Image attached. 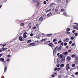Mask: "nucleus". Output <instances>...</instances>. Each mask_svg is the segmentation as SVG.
<instances>
[{"mask_svg":"<svg viewBox=\"0 0 78 78\" xmlns=\"http://www.w3.org/2000/svg\"><path fill=\"white\" fill-rule=\"evenodd\" d=\"M35 44H36L35 43H32L29 44V46H30L31 45H32V46H34L36 45Z\"/></svg>","mask_w":78,"mask_h":78,"instance_id":"39448f33","label":"nucleus"},{"mask_svg":"<svg viewBox=\"0 0 78 78\" xmlns=\"http://www.w3.org/2000/svg\"><path fill=\"white\" fill-rule=\"evenodd\" d=\"M75 43H73L72 44V46H75Z\"/></svg>","mask_w":78,"mask_h":78,"instance_id":"72a5a7b5","label":"nucleus"},{"mask_svg":"<svg viewBox=\"0 0 78 78\" xmlns=\"http://www.w3.org/2000/svg\"><path fill=\"white\" fill-rule=\"evenodd\" d=\"M60 69H61V68H58V69H57V70L58 71V70H60Z\"/></svg>","mask_w":78,"mask_h":78,"instance_id":"5fc2aeb1","label":"nucleus"},{"mask_svg":"<svg viewBox=\"0 0 78 78\" xmlns=\"http://www.w3.org/2000/svg\"><path fill=\"white\" fill-rule=\"evenodd\" d=\"M71 39L72 40H73V39H74V37H72L71 38Z\"/></svg>","mask_w":78,"mask_h":78,"instance_id":"c9c22d12","label":"nucleus"},{"mask_svg":"<svg viewBox=\"0 0 78 78\" xmlns=\"http://www.w3.org/2000/svg\"><path fill=\"white\" fill-rule=\"evenodd\" d=\"M50 42H51L50 41H48L47 44H48V43H50Z\"/></svg>","mask_w":78,"mask_h":78,"instance_id":"13d9d810","label":"nucleus"},{"mask_svg":"<svg viewBox=\"0 0 78 78\" xmlns=\"http://www.w3.org/2000/svg\"><path fill=\"white\" fill-rule=\"evenodd\" d=\"M66 34H70V32H66Z\"/></svg>","mask_w":78,"mask_h":78,"instance_id":"8fccbe9b","label":"nucleus"},{"mask_svg":"<svg viewBox=\"0 0 78 78\" xmlns=\"http://www.w3.org/2000/svg\"><path fill=\"white\" fill-rule=\"evenodd\" d=\"M76 65L75 64H73L72 65V67H75Z\"/></svg>","mask_w":78,"mask_h":78,"instance_id":"5701e85b","label":"nucleus"},{"mask_svg":"<svg viewBox=\"0 0 78 78\" xmlns=\"http://www.w3.org/2000/svg\"><path fill=\"white\" fill-rule=\"evenodd\" d=\"M72 43V41H70L69 42V44H71Z\"/></svg>","mask_w":78,"mask_h":78,"instance_id":"603ef678","label":"nucleus"},{"mask_svg":"<svg viewBox=\"0 0 78 78\" xmlns=\"http://www.w3.org/2000/svg\"><path fill=\"white\" fill-rule=\"evenodd\" d=\"M67 58L68 59V61H69L71 59V58L69 56L67 57Z\"/></svg>","mask_w":78,"mask_h":78,"instance_id":"f8f14e48","label":"nucleus"},{"mask_svg":"<svg viewBox=\"0 0 78 78\" xmlns=\"http://www.w3.org/2000/svg\"><path fill=\"white\" fill-rule=\"evenodd\" d=\"M7 56L8 57H11V55H8Z\"/></svg>","mask_w":78,"mask_h":78,"instance_id":"680f3d73","label":"nucleus"},{"mask_svg":"<svg viewBox=\"0 0 78 78\" xmlns=\"http://www.w3.org/2000/svg\"><path fill=\"white\" fill-rule=\"evenodd\" d=\"M55 4L53 3H51L49 5V7H51L53 5H54Z\"/></svg>","mask_w":78,"mask_h":78,"instance_id":"ddd939ff","label":"nucleus"},{"mask_svg":"<svg viewBox=\"0 0 78 78\" xmlns=\"http://www.w3.org/2000/svg\"><path fill=\"white\" fill-rule=\"evenodd\" d=\"M52 77H55V75L54 74H53L52 76H51Z\"/></svg>","mask_w":78,"mask_h":78,"instance_id":"37998d69","label":"nucleus"},{"mask_svg":"<svg viewBox=\"0 0 78 78\" xmlns=\"http://www.w3.org/2000/svg\"><path fill=\"white\" fill-rule=\"evenodd\" d=\"M36 27L34 26L33 27L32 29L33 30H34V29H36Z\"/></svg>","mask_w":78,"mask_h":78,"instance_id":"58836bf2","label":"nucleus"},{"mask_svg":"<svg viewBox=\"0 0 78 78\" xmlns=\"http://www.w3.org/2000/svg\"><path fill=\"white\" fill-rule=\"evenodd\" d=\"M67 32H69V31H70V29L69 28H68L67 29Z\"/></svg>","mask_w":78,"mask_h":78,"instance_id":"4be33fe9","label":"nucleus"},{"mask_svg":"<svg viewBox=\"0 0 78 78\" xmlns=\"http://www.w3.org/2000/svg\"><path fill=\"white\" fill-rule=\"evenodd\" d=\"M7 70V67L6 66H5L4 67V72H6V71Z\"/></svg>","mask_w":78,"mask_h":78,"instance_id":"9d476101","label":"nucleus"},{"mask_svg":"<svg viewBox=\"0 0 78 78\" xmlns=\"http://www.w3.org/2000/svg\"><path fill=\"white\" fill-rule=\"evenodd\" d=\"M63 15H64V16H66V15H67V14L66 13V12H65L63 13Z\"/></svg>","mask_w":78,"mask_h":78,"instance_id":"a19ab883","label":"nucleus"},{"mask_svg":"<svg viewBox=\"0 0 78 78\" xmlns=\"http://www.w3.org/2000/svg\"><path fill=\"white\" fill-rule=\"evenodd\" d=\"M58 48V47L56 46L54 48V50H53V54H56V49H57Z\"/></svg>","mask_w":78,"mask_h":78,"instance_id":"20e7f679","label":"nucleus"},{"mask_svg":"<svg viewBox=\"0 0 78 78\" xmlns=\"http://www.w3.org/2000/svg\"><path fill=\"white\" fill-rule=\"evenodd\" d=\"M59 55H60V53H58L57 54V56H59Z\"/></svg>","mask_w":78,"mask_h":78,"instance_id":"052dcab7","label":"nucleus"},{"mask_svg":"<svg viewBox=\"0 0 78 78\" xmlns=\"http://www.w3.org/2000/svg\"><path fill=\"white\" fill-rule=\"evenodd\" d=\"M3 55V54H0V57H1V56H2Z\"/></svg>","mask_w":78,"mask_h":78,"instance_id":"49530a36","label":"nucleus"},{"mask_svg":"<svg viewBox=\"0 0 78 78\" xmlns=\"http://www.w3.org/2000/svg\"><path fill=\"white\" fill-rule=\"evenodd\" d=\"M60 57L61 58H62L63 57V56L62 54H60Z\"/></svg>","mask_w":78,"mask_h":78,"instance_id":"c85d7f7f","label":"nucleus"},{"mask_svg":"<svg viewBox=\"0 0 78 78\" xmlns=\"http://www.w3.org/2000/svg\"><path fill=\"white\" fill-rule=\"evenodd\" d=\"M57 68H55V69H54V70L55 71H56V70H57Z\"/></svg>","mask_w":78,"mask_h":78,"instance_id":"4d7b16f0","label":"nucleus"},{"mask_svg":"<svg viewBox=\"0 0 78 78\" xmlns=\"http://www.w3.org/2000/svg\"><path fill=\"white\" fill-rule=\"evenodd\" d=\"M69 64H67L66 65V70H67V71H68V70L69 69H70V67H69Z\"/></svg>","mask_w":78,"mask_h":78,"instance_id":"7ed1b4c3","label":"nucleus"},{"mask_svg":"<svg viewBox=\"0 0 78 78\" xmlns=\"http://www.w3.org/2000/svg\"><path fill=\"white\" fill-rule=\"evenodd\" d=\"M44 5H46L47 4V2L45 1H44Z\"/></svg>","mask_w":78,"mask_h":78,"instance_id":"4c0bfd02","label":"nucleus"},{"mask_svg":"<svg viewBox=\"0 0 78 78\" xmlns=\"http://www.w3.org/2000/svg\"><path fill=\"white\" fill-rule=\"evenodd\" d=\"M66 48H69V46H67L66 47Z\"/></svg>","mask_w":78,"mask_h":78,"instance_id":"e2e57ef3","label":"nucleus"},{"mask_svg":"<svg viewBox=\"0 0 78 78\" xmlns=\"http://www.w3.org/2000/svg\"><path fill=\"white\" fill-rule=\"evenodd\" d=\"M51 11V9H45V11L46 12H50Z\"/></svg>","mask_w":78,"mask_h":78,"instance_id":"6e6552de","label":"nucleus"},{"mask_svg":"<svg viewBox=\"0 0 78 78\" xmlns=\"http://www.w3.org/2000/svg\"><path fill=\"white\" fill-rule=\"evenodd\" d=\"M74 29H76V26H74L73 27Z\"/></svg>","mask_w":78,"mask_h":78,"instance_id":"7c9ffc66","label":"nucleus"},{"mask_svg":"<svg viewBox=\"0 0 78 78\" xmlns=\"http://www.w3.org/2000/svg\"><path fill=\"white\" fill-rule=\"evenodd\" d=\"M62 73V71H61L60 72V73Z\"/></svg>","mask_w":78,"mask_h":78,"instance_id":"0e129e2a","label":"nucleus"},{"mask_svg":"<svg viewBox=\"0 0 78 78\" xmlns=\"http://www.w3.org/2000/svg\"><path fill=\"white\" fill-rule=\"evenodd\" d=\"M66 3H68L69 2V0H66Z\"/></svg>","mask_w":78,"mask_h":78,"instance_id":"774afa93","label":"nucleus"},{"mask_svg":"<svg viewBox=\"0 0 78 78\" xmlns=\"http://www.w3.org/2000/svg\"><path fill=\"white\" fill-rule=\"evenodd\" d=\"M53 44L52 43H49L48 44V45L49 47H53Z\"/></svg>","mask_w":78,"mask_h":78,"instance_id":"9b49d317","label":"nucleus"},{"mask_svg":"<svg viewBox=\"0 0 78 78\" xmlns=\"http://www.w3.org/2000/svg\"><path fill=\"white\" fill-rule=\"evenodd\" d=\"M7 49V48H2V51H5V50Z\"/></svg>","mask_w":78,"mask_h":78,"instance_id":"f3484780","label":"nucleus"},{"mask_svg":"<svg viewBox=\"0 0 78 78\" xmlns=\"http://www.w3.org/2000/svg\"><path fill=\"white\" fill-rule=\"evenodd\" d=\"M37 0H33V3H36V2H37Z\"/></svg>","mask_w":78,"mask_h":78,"instance_id":"cd10ccee","label":"nucleus"},{"mask_svg":"<svg viewBox=\"0 0 78 78\" xmlns=\"http://www.w3.org/2000/svg\"><path fill=\"white\" fill-rule=\"evenodd\" d=\"M75 74L76 75H78V72H76L75 73Z\"/></svg>","mask_w":78,"mask_h":78,"instance_id":"a18cd8bd","label":"nucleus"},{"mask_svg":"<svg viewBox=\"0 0 78 78\" xmlns=\"http://www.w3.org/2000/svg\"><path fill=\"white\" fill-rule=\"evenodd\" d=\"M23 37H24V38H26V37H27V36L26 35H24L23 36Z\"/></svg>","mask_w":78,"mask_h":78,"instance_id":"bb28decb","label":"nucleus"},{"mask_svg":"<svg viewBox=\"0 0 78 78\" xmlns=\"http://www.w3.org/2000/svg\"><path fill=\"white\" fill-rule=\"evenodd\" d=\"M20 26H22V27H23V26H24V23H21L20 24Z\"/></svg>","mask_w":78,"mask_h":78,"instance_id":"a878e982","label":"nucleus"},{"mask_svg":"<svg viewBox=\"0 0 78 78\" xmlns=\"http://www.w3.org/2000/svg\"><path fill=\"white\" fill-rule=\"evenodd\" d=\"M61 11H64V9H61Z\"/></svg>","mask_w":78,"mask_h":78,"instance_id":"69168bd1","label":"nucleus"},{"mask_svg":"<svg viewBox=\"0 0 78 78\" xmlns=\"http://www.w3.org/2000/svg\"><path fill=\"white\" fill-rule=\"evenodd\" d=\"M71 57L72 58H75V55H72Z\"/></svg>","mask_w":78,"mask_h":78,"instance_id":"c756f323","label":"nucleus"},{"mask_svg":"<svg viewBox=\"0 0 78 78\" xmlns=\"http://www.w3.org/2000/svg\"><path fill=\"white\" fill-rule=\"evenodd\" d=\"M76 29L77 30H78V25L76 26Z\"/></svg>","mask_w":78,"mask_h":78,"instance_id":"864d4df0","label":"nucleus"},{"mask_svg":"<svg viewBox=\"0 0 78 78\" xmlns=\"http://www.w3.org/2000/svg\"><path fill=\"white\" fill-rule=\"evenodd\" d=\"M27 34V33L25 32L24 34Z\"/></svg>","mask_w":78,"mask_h":78,"instance_id":"338daca9","label":"nucleus"},{"mask_svg":"<svg viewBox=\"0 0 78 78\" xmlns=\"http://www.w3.org/2000/svg\"><path fill=\"white\" fill-rule=\"evenodd\" d=\"M31 42V40H29L27 41V44H29V43H30Z\"/></svg>","mask_w":78,"mask_h":78,"instance_id":"4468645a","label":"nucleus"},{"mask_svg":"<svg viewBox=\"0 0 78 78\" xmlns=\"http://www.w3.org/2000/svg\"><path fill=\"white\" fill-rule=\"evenodd\" d=\"M75 63L76 65H78V57H76L75 58Z\"/></svg>","mask_w":78,"mask_h":78,"instance_id":"f257e3e1","label":"nucleus"},{"mask_svg":"<svg viewBox=\"0 0 78 78\" xmlns=\"http://www.w3.org/2000/svg\"><path fill=\"white\" fill-rule=\"evenodd\" d=\"M64 55H67L68 53V52L67 51H66L64 52Z\"/></svg>","mask_w":78,"mask_h":78,"instance_id":"412c9836","label":"nucleus"},{"mask_svg":"<svg viewBox=\"0 0 78 78\" xmlns=\"http://www.w3.org/2000/svg\"><path fill=\"white\" fill-rule=\"evenodd\" d=\"M51 16V12L49 13V14H48L47 15V16L48 17H49V16Z\"/></svg>","mask_w":78,"mask_h":78,"instance_id":"6ab92c4d","label":"nucleus"},{"mask_svg":"<svg viewBox=\"0 0 78 78\" xmlns=\"http://www.w3.org/2000/svg\"><path fill=\"white\" fill-rule=\"evenodd\" d=\"M57 41V39H55L53 40V42H56Z\"/></svg>","mask_w":78,"mask_h":78,"instance_id":"393cba45","label":"nucleus"},{"mask_svg":"<svg viewBox=\"0 0 78 78\" xmlns=\"http://www.w3.org/2000/svg\"><path fill=\"white\" fill-rule=\"evenodd\" d=\"M1 45H2L3 47H5V45H6V44H1Z\"/></svg>","mask_w":78,"mask_h":78,"instance_id":"f704fd0d","label":"nucleus"},{"mask_svg":"<svg viewBox=\"0 0 78 78\" xmlns=\"http://www.w3.org/2000/svg\"><path fill=\"white\" fill-rule=\"evenodd\" d=\"M60 67H61V68H62V67H64V64H61L60 65Z\"/></svg>","mask_w":78,"mask_h":78,"instance_id":"2eb2a0df","label":"nucleus"},{"mask_svg":"<svg viewBox=\"0 0 78 78\" xmlns=\"http://www.w3.org/2000/svg\"><path fill=\"white\" fill-rule=\"evenodd\" d=\"M64 41H66V42H68L69 41V39L68 38H66Z\"/></svg>","mask_w":78,"mask_h":78,"instance_id":"dca6fc26","label":"nucleus"},{"mask_svg":"<svg viewBox=\"0 0 78 78\" xmlns=\"http://www.w3.org/2000/svg\"><path fill=\"white\" fill-rule=\"evenodd\" d=\"M39 1H37V2L36 4V6H37H37H39Z\"/></svg>","mask_w":78,"mask_h":78,"instance_id":"423d86ee","label":"nucleus"},{"mask_svg":"<svg viewBox=\"0 0 78 78\" xmlns=\"http://www.w3.org/2000/svg\"><path fill=\"white\" fill-rule=\"evenodd\" d=\"M67 45V43H64V45L65 46H66Z\"/></svg>","mask_w":78,"mask_h":78,"instance_id":"ea45409f","label":"nucleus"},{"mask_svg":"<svg viewBox=\"0 0 78 78\" xmlns=\"http://www.w3.org/2000/svg\"><path fill=\"white\" fill-rule=\"evenodd\" d=\"M44 20V17L42 16H41L39 19L38 20V22H42V21H43Z\"/></svg>","mask_w":78,"mask_h":78,"instance_id":"f03ea898","label":"nucleus"},{"mask_svg":"<svg viewBox=\"0 0 78 78\" xmlns=\"http://www.w3.org/2000/svg\"><path fill=\"white\" fill-rule=\"evenodd\" d=\"M62 48V46H59L58 47H57V51H59V50H61V49Z\"/></svg>","mask_w":78,"mask_h":78,"instance_id":"0eeeda50","label":"nucleus"},{"mask_svg":"<svg viewBox=\"0 0 78 78\" xmlns=\"http://www.w3.org/2000/svg\"><path fill=\"white\" fill-rule=\"evenodd\" d=\"M62 42V41L61 40H60L58 41V44H60V43Z\"/></svg>","mask_w":78,"mask_h":78,"instance_id":"2f4dec72","label":"nucleus"},{"mask_svg":"<svg viewBox=\"0 0 78 78\" xmlns=\"http://www.w3.org/2000/svg\"><path fill=\"white\" fill-rule=\"evenodd\" d=\"M75 30H73L72 31V33H75Z\"/></svg>","mask_w":78,"mask_h":78,"instance_id":"3c124183","label":"nucleus"},{"mask_svg":"<svg viewBox=\"0 0 78 78\" xmlns=\"http://www.w3.org/2000/svg\"><path fill=\"white\" fill-rule=\"evenodd\" d=\"M6 61H7L8 62H9V58L7 59Z\"/></svg>","mask_w":78,"mask_h":78,"instance_id":"09e8293b","label":"nucleus"},{"mask_svg":"<svg viewBox=\"0 0 78 78\" xmlns=\"http://www.w3.org/2000/svg\"><path fill=\"white\" fill-rule=\"evenodd\" d=\"M60 66V65L59 64H58L56 65V66H57V67H59Z\"/></svg>","mask_w":78,"mask_h":78,"instance_id":"c03bdc74","label":"nucleus"},{"mask_svg":"<svg viewBox=\"0 0 78 78\" xmlns=\"http://www.w3.org/2000/svg\"><path fill=\"white\" fill-rule=\"evenodd\" d=\"M62 77V75H59L58 76V78H61Z\"/></svg>","mask_w":78,"mask_h":78,"instance_id":"b1692460","label":"nucleus"},{"mask_svg":"<svg viewBox=\"0 0 78 78\" xmlns=\"http://www.w3.org/2000/svg\"><path fill=\"white\" fill-rule=\"evenodd\" d=\"M47 39V38H44V39H43L41 40V42H44V41H46Z\"/></svg>","mask_w":78,"mask_h":78,"instance_id":"a211bd4d","label":"nucleus"},{"mask_svg":"<svg viewBox=\"0 0 78 78\" xmlns=\"http://www.w3.org/2000/svg\"><path fill=\"white\" fill-rule=\"evenodd\" d=\"M4 58H1L0 59V61H2V62H3V61H4Z\"/></svg>","mask_w":78,"mask_h":78,"instance_id":"aec40b11","label":"nucleus"},{"mask_svg":"<svg viewBox=\"0 0 78 78\" xmlns=\"http://www.w3.org/2000/svg\"><path fill=\"white\" fill-rule=\"evenodd\" d=\"M52 34H49L47 35V36H51Z\"/></svg>","mask_w":78,"mask_h":78,"instance_id":"e433bc0d","label":"nucleus"},{"mask_svg":"<svg viewBox=\"0 0 78 78\" xmlns=\"http://www.w3.org/2000/svg\"><path fill=\"white\" fill-rule=\"evenodd\" d=\"M74 34H75V36H78V33H75Z\"/></svg>","mask_w":78,"mask_h":78,"instance_id":"473e14b6","label":"nucleus"},{"mask_svg":"<svg viewBox=\"0 0 78 78\" xmlns=\"http://www.w3.org/2000/svg\"><path fill=\"white\" fill-rule=\"evenodd\" d=\"M22 38L23 37L22 36H20L19 37V39L20 41H23V39H22Z\"/></svg>","mask_w":78,"mask_h":78,"instance_id":"1a4fd4ad","label":"nucleus"},{"mask_svg":"<svg viewBox=\"0 0 78 78\" xmlns=\"http://www.w3.org/2000/svg\"><path fill=\"white\" fill-rule=\"evenodd\" d=\"M72 51V50L70 49L68 50V52H71Z\"/></svg>","mask_w":78,"mask_h":78,"instance_id":"de8ad7c7","label":"nucleus"},{"mask_svg":"<svg viewBox=\"0 0 78 78\" xmlns=\"http://www.w3.org/2000/svg\"><path fill=\"white\" fill-rule=\"evenodd\" d=\"M30 36H33V34H30Z\"/></svg>","mask_w":78,"mask_h":78,"instance_id":"6e6d98bb","label":"nucleus"},{"mask_svg":"<svg viewBox=\"0 0 78 78\" xmlns=\"http://www.w3.org/2000/svg\"><path fill=\"white\" fill-rule=\"evenodd\" d=\"M38 26H39V24H38V23H37V24H36V27H37Z\"/></svg>","mask_w":78,"mask_h":78,"instance_id":"bf43d9fd","label":"nucleus"},{"mask_svg":"<svg viewBox=\"0 0 78 78\" xmlns=\"http://www.w3.org/2000/svg\"><path fill=\"white\" fill-rule=\"evenodd\" d=\"M60 45H64V42H62L61 44Z\"/></svg>","mask_w":78,"mask_h":78,"instance_id":"79ce46f5","label":"nucleus"}]
</instances>
